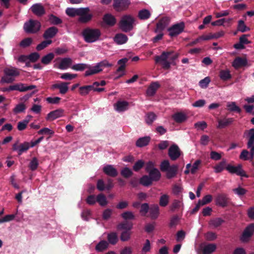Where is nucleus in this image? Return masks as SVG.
Returning <instances> with one entry per match:
<instances>
[{
	"mask_svg": "<svg viewBox=\"0 0 254 254\" xmlns=\"http://www.w3.org/2000/svg\"><path fill=\"white\" fill-rule=\"evenodd\" d=\"M135 21V18L132 15H124L119 23V27L122 31L128 32L133 29Z\"/></svg>",
	"mask_w": 254,
	"mask_h": 254,
	"instance_id": "obj_1",
	"label": "nucleus"
},
{
	"mask_svg": "<svg viewBox=\"0 0 254 254\" xmlns=\"http://www.w3.org/2000/svg\"><path fill=\"white\" fill-rule=\"evenodd\" d=\"M101 32L98 29L86 28L82 32V35L87 43H93L97 41L100 36Z\"/></svg>",
	"mask_w": 254,
	"mask_h": 254,
	"instance_id": "obj_2",
	"label": "nucleus"
},
{
	"mask_svg": "<svg viewBox=\"0 0 254 254\" xmlns=\"http://www.w3.org/2000/svg\"><path fill=\"white\" fill-rule=\"evenodd\" d=\"M113 65L110 64L107 60H103L100 63H97L95 66H92L90 70H87L85 73V76H88L95 74H97L102 71L103 68L105 67H110Z\"/></svg>",
	"mask_w": 254,
	"mask_h": 254,
	"instance_id": "obj_3",
	"label": "nucleus"
},
{
	"mask_svg": "<svg viewBox=\"0 0 254 254\" xmlns=\"http://www.w3.org/2000/svg\"><path fill=\"white\" fill-rule=\"evenodd\" d=\"M24 29L27 33H36L41 28V23L37 20L30 19L24 23Z\"/></svg>",
	"mask_w": 254,
	"mask_h": 254,
	"instance_id": "obj_4",
	"label": "nucleus"
},
{
	"mask_svg": "<svg viewBox=\"0 0 254 254\" xmlns=\"http://www.w3.org/2000/svg\"><path fill=\"white\" fill-rule=\"evenodd\" d=\"M246 134H247L248 137L247 147L250 149V160H253L254 157V128H251L249 130H245L244 135Z\"/></svg>",
	"mask_w": 254,
	"mask_h": 254,
	"instance_id": "obj_5",
	"label": "nucleus"
},
{
	"mask_svg": "<svg viewBox=\"0 0 254 254\" xmlns=\"http://www.w3.org/2000/svg\"><path fill=\"white\" fill-rule=\"evenodd\" d=\"M185 28V24L184 22H181L172 25L168 29L169 35L171 37H175L182 33Z\"/></svg>",
	"mask_w": 254,
	"mask_h": 254,
	"instance_id": "obj_6",
	"label": "nucleus"
},
{
	"mask_svg": "<svg viewBox=\"0 0 254 254\" xmlns=\"http://www.w3.org/2000/svg\"><path fill=\"white\" fill-rule=\"evenodd\" d=\"M254 234V223H251L245 228L242 234L240 236V240L242 242L247 243L250 241Z\"/></svg>",
	"mask_w": 254,
	"mask_h": 254,
	"instance_id": "obj_7",
	"label": "nucleus"
},
{
	"mask_svg": "<svg viewBox=\"0 0 254 254\" xmlns=\"http://www.w3.org/2000/svg\"><path fill=\"white\" fill-rule=\"evenodd\" d=\"M215 204L222 207H225L230 203V198L225 193H218L215 197Z\"/></svg>",
	"mask_w": 254,
	"mask_h": 254,
	"instance_id": "obj_8",
	"label": "nucleus"
},
{
	"mask_svg": "<svg viewBox=\"0 0 254 254\" xmlns=\"http://www.w3.org/2000/svg\"><path fill=\"white\" fill-rule=\"evenodd\" d=\"M90 9L88 7L81 8L80 13H78V21L82 23H87L89 22L93 17L92 14L89 13Z\"/></svg>",
	"mask_w": 254,
	"mask_h": 254,
	"instance_id": "obj_9",
	"label": "nucleus"
},
{
	"mask_svg": "<svg viewBox=\"0 0 254 254\" xmlns=\"http://www.w3.org/2000/svg\"><path fill=\"white\" fill-rule=\"evenodd\" d=\"M226 169L231 173L236 174L241 177H244L247 178H249V175L242 169L241 165H239L237 166L228 165L226 167Z\"/></svg>",
	"mask_w": 254,
	"mask_h": 254,
	"instance_id": "obj_10",
	"label": "nucleus"
},
{
	"mask_svg": "<svg viewBox=\"0 0 254 254\" xmlns=\"http://www.w3.org/2000/svg\"><path fill=\"white\" fill-rule=\"evenodd\" d=\"M168 155L170 159L175 161L181 155V151L176 144H173L171 145L168 150Z\"/></svg>",
	"mask_w": 254,
	"mask_h": 254,
	"instance_id": "obj_11",
	"label": "nucleus"
},
{
	"mask_svg": "<svg viewBox=\"0 0 254 254\" xmlns=\"http://www.w3.org/2000/svg\"><path fill=\"white\" fill-rule=\"evenodd\" d=\"M235 119L233 118H224L223 119H218L217 120L218 125L216 126L218 129L224 128L233 124Z\"/></svg>",
	"mask_w": 254,
	"mask_h": 254,
	"instance_id": "obj_12",
	"label": "nucleus"
},
{
	"mask_svg": "<svg viewBox=\"0 0 254 254\" xmlns=\"http://www.w3.org/2000/svg\"><path fill=\"white\" fill-rule=\"evenodd\" d=\"M130 4L129 1H114V8L118 12L127 10Z\"/></svg>",
	"mask_w": 254,
	"mask_h": 254,
	"instance_id": "obj_13",
	"label": "nucleus"
},
{
	"mask_svg": "<svg viewBox=\"0 0 254 254\" xmlns=\"http://www.w3.org/2000/svg\"><path fill=\"white\" fill-rule=\"evenodd\" d=\"M72 63V60L70 58H64L61 59L60 63L58 64H56L54 65L55 68H58L60 69H65L70 67Z\"/></svg>",
	"mask_w": 254,
	"mask_h": 254,
	"instance_id": "obj_14",
	"label": "nucleus"
},
{
	"mask_svg": "<svg viewBox=\"0 0 254 254\" xmlns=\"http://www.w3.org/2000/svg\"><path fill=\"white\" fill-rule=\"evenodd\" d=\"M64 110L62 109H58L50 112L47 116L46 119L47 121H54L57 118L64 116Z\"/></svg>",
	"mask_w": 254,
	"mask_h": 254,
	"instance_id": "obj_15",
	"label": "nucleus"
},
{
	"mask_svg": "<svg viewBox=\"0 0 254 254\" xmlns=\"http://www.w3.org/2000/svg\"><path fill=\"white\" fill-rule=\"evenodd\" d=\"M169 21L170 19L167 17H164L161 18L156 24V28L155 32H162L168 25Z\"/></svg>",
	"mask_w": 254,
	"mask_h": 254,
	"instance_id": "obj_16",
	"label": "nucleus"
},
{
	"mask_svg": "<svg viewBox=\"0 0 254 254\" xmlns=\"http://www.w3.org/2000/svg\"><path fill=\"white\" fill-rule=\"evenodd\" d=\"M31 10L32 12L37 16H42L45 13V10L43 6L40 3H36L32 6Z\"/></svg>",
	"mask_w": 254,
	"mask_h": 254,
	"instance_id": "obj_17",
	"label": "nucleus"
},
{
	"mask_svg": "<svg viewBox=\"0 0 254 254\" xmlns=\"http://www.w3.org/2000/svg\"><path fill=\"white\" fill-rule=\"evenodd\" d=\"M103 171L106 175L112 177H116L118 174L117 169L111 165H107L104 167Z\"/></svg>",
	"mask_w": 254,
	"mask_h": 254,
	"instance_id": "obj_18",
	"label": "nucleus"
},
{
	"mask_svg": "<svg viewBox=\"0 0 254 254\" xmlns=\"http://www.w3.org/2000/svg\"><path fill=\"white\" fill-rule=\"evenodd\" d=\"M248 62L246 59L241 57H237L232 63V66L236 69L245 66L247 65Z\"/></svg>",
	"mask_w": 254,
	"mask_h": 254,
	"instance_id": "obj_19",
	"label": "nucleus"
},
{
	"mask_svg": "<svg viewBox=\"0 0 254 254\" xmlns=\"http://www.w3.org/2000/svg\"><path fill=\"white\" fill-rule=\"evenodd\" d=\"M103 20L106 25L111 27L114 26L117 22L115 17L110 13L105 14L103 17Z\"/></svg>",
	"mask_w": 254,
	"mask_h": 254,
	"instance_id": "obj_20",
	"label": "nucleus"
},
{
	"mask_svg": "<svg viewBox=\"0 0 254 254\" xmlns=\"http://www.w3.org/2000/svg\"><path fill=\"white\" fill-rule=\"evenodd\" d=\"M68 83L67 82H61V83H56L52 85V89H60V92L62 94H65L68 91Z\"/></svg>",
	"mask_w": 254,
	"mask_h": 254,
	"instance_id": "obj_21",
	"label": "nucleus"
},
{
	"mask_svg": "<svg viewBox=\"0 0 254 254\" xmlns=\"http://www.w3.org/2000/svg\"><path fill=\"white\" fill-rule=\"evenodd\" d=\"M160 87V85L158 82H152L146 90L147 95L149 96H154Z\"/></svg>",
	"mask_w": 254,
	"mask_h": 254,
	"instance_id": "obj_22",
	"label": "nucleus"
},
{
	"mask_svg": "<svg viewBox=\"0 0 254 254\" xmlns=\"http://www.w3.org/2000/svg\"><path fill=\"white\" fill-rule=\"evenodd\" d=\"M172 53L173 52H163L162 53L161 55L155 56L154 57L155 63L160 64L162 63L165 62Z\"/></svg>",
	"mask_w": 254,
	"mask_h": 254,
	"instance_id": "obj_23",
	"label": "nucleus"
},
{
	"mask_svg": "<svg viewBox=\"0 0 254 254\" xmlns=\"http://www.w3.org/2000/svg\"><path fill=\"white\" fill-rule=\"evenodd\" d=\"M92 66L88 64L84 63H79L73 64L71 66V68L77 71H82L85 69L90 70Z\"/></svg>",
	"mask_w": 254,
	"mask_h": 254,
	"instance_id": "obj_24",
	"label": "nucleus"
},
{
	"mask_svg": "<svg viewBox=\"0 0 254 254\" xmlns=\"http://www.w3.org/2000/svg\"><path fill=\"white\" fill-rule=\"evenodd\" d=\"M58 32V29L57 27L55 26L51 27L45 31L43 37L45 39L52 38L57 34Z\"/></svg>",
	"mask_w": 254,
	"mask_h": 254,
	"instance_id": "obj_25",
	"label": "nucleus"
},
{
	"mask_svg": "<svg viewBox=\"0 0 254 254\" xmlns=\"http://www.w3.org/2000/svg\"><path fill=\"white\" fill-rule=\"evenodd\" d=\"M133 227V224L127 221H124L118 224L117 226V229L118 230L131 231Z\"/></svg>",
	"mask_w": 254,
	"mask_h": 254,
	"instance_id": "obj_26",
	"label": "nucleus"
},
{
	"mask_svg": "<svg viewBox=\"0 0 254 254\" xmlns=\"http://www.w3.org/2000/svg\"><path fill=\"white\" fill-rule=\"evenodd\" d=\"M114 40L118 45H122L127 41L128 38L127 36L124 34L118 33L115 35Z\"/></svg>",
	"mask_w": 254,
	"mask_h": 254,
	"instance_id": "obj_27",
	"label": "nucleus"
},
{
	"mask_svg": "<svg viewBox=\"0 0 254 254\" xmlns=\"http://www.w3.org/2000/svg\"><path fill=\"white\" fill-rule=\"evenodd\" d=\"M178 166L177 165H171L166 171V177L168 179L174 178L178 172Z\"/></svg>",
	"mask_w": 254,
	"mask_h": 254,
	"instance_id": "obj_28",
	"label": "nucleus"
},
{
	"mask_svg": "<svg viewBox=\"0 0 254 254\" xmlns=\"http://www.w3.org/2000/svg\"><path fill=\"white\" fill-rule=\"evenodd\" d=\"M149 211L152 219H155L158 217L159 214V208L157 204L151 205Z\"/></svg>",
	"mask_w": 254,
	"mask_h": 254,
	"instance_id": "obj_29",
	"label": "nucleus"
},
{
	"mask_svg": "<svg viewBox=\"0 0 254 254\" xmlns=\"http://www.w3.org/2000/svg\"><path fill=\"white\" fill-rule=\"evenodd\" d=\"M172 118L176 123H182L187 119V117L183 113L178 112L172 116Z\"/></svg>",
	"mask_w": 254,
	"mask_h": 254,
	"instance_id": "obj_30",
	"label": "nucleus"
},
{
	"mask_svg": "<svg viewBox=\"0 0 254 254\" xmlns=\"http://www.w3.org/2000/svg\"><path fill=\"white\" fill-rule=\"evenodd\" d=\"M149 174V177L153 182H157L161 178V173L157 169H154L151 170Z\"/></svg>",
	"mask_w": 254,
	"mask_h": 254,
	"instance_id": "obj_31",
	"label": "nucleus"
},
{
	"mask_svg": "<svg viewBox=\"0 0 254 254\" xmlns=\"http://www.w3.org/2000/svg\"><path fill=\"white\" fill-rule=\"evenodd\" d=\"M228 110L230 112H237L240 113L242 112L241 109L236 105L235 102H229L227 104Z\"/></svg>",
	"mask_w": 254,
	"mask_h": 254,
	"instance_id": "obj_32",
	"label": "nucleus"
},
{
	"mask_svg": "<svg viewBox=\"0 0 254 254\" xmlns=\"http://www.w3.org/2000/svg\"><path fill=\"white\" fill-rule=\"evenodd\" d=\"M150 140V137L145 136L140 137L136 141V145L139 147H142L147 145Z\"/></svg>",
	"mask_w": 254,
	"mask_h": 254,
	"instance_id": "obj_33",
	"label": "nucleus"
},
{
	"mask_svg": "<svg viewBox=\"0 0 254 254\" xmlns=\"http://www.w3.org/2000/svg\"><path fill=\"white\" fill-rule=\"evenodd\" d=\"M139 184L145 187H148L152 184L153 181L149 176L144 175L139 179Z\"/></svg>",
	"mask_w": 254,
	"mask_h": 254,
	"instance_id": "obj_34",
	"label": "nucleus"
},
{
	"mask_svg": "<svg viewBox=\"0 0 254 254\" xmlns=\"http://www.w3.org/2000/svg\"><path fill=\"white\" fill-rule=\"evenodd\" d=\"M107 240L110 244L113 245L116 244L118 241L117 233L113 232L109 233L107 236Z\"/></svg>",
	"mask_w": 254,
	"mask_h": 254,
	"instance_id": "obj_35",
	"label": "nucleus"
},
{
	"mask_svg": "<svg viewBox=\"0 0 254 254\" xmlns=\"http://www.w3.org/2000/svg\"><path fill=\"white\" fill-rule=\"evenodd\" d=\"M109 244L107 242L102 240L99 242L95 247V250L98 252H103L108 247Z\"/></svg>",
	"mask_w": 254,
	"mask_h": 254,
	"instance_id": "obj_36",
	"label": "nucleus"
},
{
	"mask_svg": "<svg viewBox=\"0 0 254 254\" xmlns=\"http://www.w3.org/2000/svg\"><path fill=\"white\" fill-rule=\"evenodd\" d=\"M220 79L223 81H227L232 78V75L229 70H221L219 75Z\"/></svg>",
	"mask_w": 254,
	"mask_h": 254,
	"instance_id": "obj_37",
	"label": "nucleus"
},
{
	"mask_svg": "<svg viewBox=\"0 0 254 254\" xmlns=\"http://www.w3.org/2000/svg\"><path fill=\"white\" fill-rule=\"evenodd\" d=\"M151 16L150 11L146 9L140 10L138 13V17L141 20L148 19Z\"/></svg>",
	"mask_w": 254,
	"mask_h": 254,
	"instance_id": "obj_38",
	"label": "nucleus"
},
{
	"mask_svg": "<svg viewBox=\"0 0 254 254\" xmlns=\"http://www.w3.org/2000/svg\"><path fill=\"white\" fill-rule=\"evenodd\" d=\"M116 109L119 112L127 110L128 109V103L127 101H118L116 103Z\"/></svg>",
	"mask_w": 254,
	"mask_h": 254,
	"instance_id": "obj_39",
	"label": "nucleus"
},
{
	"mask_svg": "<svg viewBox=\"0 0 254 254\" xmlns=\"http://www.w3.org/2000/svg\"><path fill=\"white\" fill-rule=\"evenodd\" d=\"M54 54L53 53H50L42 57L41 59V63L45 65L49 64L54 59Z\"/></svg>",
	"mask_w": 254,
	"mask_h": 254,
	"instance_id": "obj_40",
	"label": "nucleus"
},
{
	"mask_svg": "<svg viewBox=\"0 0 254 254\" xmlns=\"http://www.w3.org/2000/svg\"><path fill=\"white\" fill-rule=\"evenodd\" d=\"M216 247L215 244H210L204 247L202 252L203 254H211L216 250Z\"/></svg>",
	"mask_w": 254,
	"mask_h": 254,
	"instance_id": "obj_41",
	"label": "nucleus"
},
{
	"mask_svg": "<svg viewBox=\"0 0 254 254\" xmlns=\"http://www.w3.org/2000/svg\"><path fill=\"white\" fill-rule=\"evenodd\" d=\"M6 76H16L19 75V72L15 68H7L4 70Z\"/></svg>",
	"mask_w": 254,
	"mask_h": 254,
	"instance_id": "obj_42",
	"label": "nucleus"
},
{
	"mask_svg": "<svg viewBox=\"0 0 254 254\" xmlns=\"http://www.w3.org/2000/svg\"><path fill=\"white\" fill-rule=\"evenodd\" d=\"M226 167V161L225 160L223 159L222 161L214 167V171L216 173H220Z\"/></svg>",
	"mask_w": 254,
	"mask_h": 254,
	"instance_id": "obj_43",
	"label": "nucleus"
},
{
	"mask_svg": "<svg viewBox=\"0 0 254 254\" xmlns=\"http://www.w3.org/2000/svg\"><path fill=\"white\" fill-rule=\"evenodd\" d=\"M96 202L99 203L101 206H105L108 204L107 198L103 193H100L97 196Z\"/></svg>",
	"mask_w": 254,
	"mask_h": 254,
	"instance_id": "obj_44",
	"label": "nucleus"
},
{
	"mask_svg": "<svg viewBox=\"0 0 254 254\" xmlns=\"http://www.w3.org/2000/svg\"><path fill=\"white\" fill-rule=\"evenodd\" d=\"M132 232L130 231H123L120 235V240L122 242H127L130 240Z\"/></svg>",
	"mask_w": 254,
	"mask_h": 254,
	"instance_id": "obj_45",
	"label": "nucleus"
},
{
	"mask_svg": "<svg viewBox=\"0 0 254 254\" xmlns=\"http://www.w3.org/2000/svg\"><path fill=\"white\" fill-rule=\"evenodd\" d=\"M80 9L81 8H67L65 10V12L67 15L71 17H74L76 15H78V13H80Z\"/></svg>",
	"mask_w": 254,
	"mask_h": 254,
	"instance_id": "obj_46",
	"label": "nucleus"
},
{
	"mask_svg": "<svg viewBox=\"0 0 254 254\" xmlns=\"http://www.w3.org/2000/svg\"><path fill=\"white\" fill-rule=\"evenodd\" d=\"M26 109V106L24 103H20L16 105L15 108L13 109V112L17 114L25 111Z\"/></svg>",
	"mask_w": 254,
	"mask_h": 254,
	"instance_id": "obj_47",
	"label": "nucleus"
},
{
	"mask_svg": "<svg viewBox=\"0 0 254 254\" xmlns=\"http://www.w3.org/2000/svg\"><path fill=\"white\" fill-rule=\"evenodd\" d=\"M30 148L29 143L28 142H24L19 145V149L18 151V155H21L24 152L26 151Z\"/></svg>",
	"mask_w": 254,
	"mask_h": 254,
	"instance_id": "obj_48",
	"label": "nucleus"
},
{
	"mask_svg": "<svg viewBox=\"0 0 254 254\" xmlns=\"http://www.w3.org/2000/svg\"><path fill=\"white\" fill-rule=\"evenodd\" d=\"M128 61V59L125 58L118 61V64L120 66L117 69V72H119L123 71L125 70L126 67V64Z\"/></svg>",
	"mask_w": 254,
	"mask_h": 254,
	"instance_id": "obj_49",
	"label": "nucleus"
},
{
	"mask_svg": "<svg viewBox=\"0 0 254 254\" xmlns=\"http://www.w3.org/2000/svg\"><path fill=\"white\" fill-rule=\"evenodd\" d=\"M121 216L125 221H127L128 220H133L135 219V216L133 213L129 211L124 212L121 214Z\"/></svg>",
	"mask_w": 254,
	"mask_h": 254,
	"instance_id": "obj_50",
	"label": "nucleus"
},
{
	"mask_svg": "<svg viewBox=\"0 0 254 254\" xmlns=\"http://www.w3.org/2000/svg\"><path fill=\"white\" fill-rule=\"evenodd\" d=\"M25 84L22 83H19L10 85V89L12 91L16 90L20 92H24Z\"/></svg>",
	"mask_w": 254,
	"mask_h": 254,
	"instance_id": "obj_51",
	"label": "nucleus"
},
{
	"mask_svg": "<svg viewBox=\"0 0 254 254\" xmlns=\"http://www.w3.org/2000/svg\"><path fill=\"white\" fill-rule=\"evenodd\" d=\"M237 30L241 32H245L247 31H249L250 28L246 25L243 20H240L238 21Z\"/></svg>",
	"mask_w": 254,
	"mask_h": 254,
	"instance_id": "obj_52",
	"label": "nucleus"
},
{
	"mask_svg": "<svg viewBox=\"0 0 254 254\" xmlns=\"http://www.w3.org/2000/svg\"><path fill=\"white\" fill-rule=\"evenodd\" d=\"M33 39L31 38H26L23 39L19 43V46L21 48H25L29 47L32 44Z\"/></svg>",
	"mask_w": 254,
	"mask_h": 254,
	"instance_id": "obj_53",
	"label": "nucleus"
},
{
	"mask_svg": "<svg viewBox=\"0 0 254 254\" xmlns=\"http://www.w3.org/2000/svg\"><path fill=\"white\" fill-rule=\"evenodd\" d=\"M224 222V220L221 218H216L211 220L210 225L213 226L215 228H217L222 225Z\"/></svg>",
	"mask_w": 254,
	"mask_h": 254,
	"instance_id": "obj_54",
	"label": "nucleus"
},
{
	"mask_svg": "<svg viewBox=\"0 0 254 254\" xmlns=\"http://www.w3.org/2000/svg\"><path fill=\"white\" fill-rule=\"evenodd\" d=\"M121 174L124 178H128L133 175V172L129 168L125 167L121 170Z\"/></svg>",
	"mask_w": 254,
	"mask_h": 254,
	"instance_id": "obj_55",
	"label": "nucleus"
},
{
	"mask_svg": "<svg viewBox=\"0 0 254 254\" xmlns=\"http://www.w3.org/2000/svg\"><path fill=\"white\" fill-rule=\"evenodd\" d=\"M169 196L167 194L161 195L159 200V205L162 207L167 206L169 202Z\"/></svg>",
	"mask_w": 254,
	"mask_h": 254,
	"instance_id": "obj_56",
	"label": "nucleus"
},
{
	"mask_svg": "<svg viewBox=\"0 0 254 254\" xmlns=\"http://www.w3.org/2000/svg\"><path fill=\"white\" fill-rule=\"evenodd\" d=\"M145 164V162L142 160H139L135 163L133 166V170L135 172L139 171L141 168H143Z\"/></svg>",
	"mask_w": 254,
	"mask_h": 254,
	"instance_id": "obj_57",
	"label": "nucleus"
},
{
	"mask_svg": "<svg viewBox=\"0 0 254 254\" xmlns=\"http://www.w3.org/2000/svg\"><path fill=\"white\" fill-rule=\"evenodd\" d=\"M49 21L51 24L54 25H59L63 22L61 19L53 14H51L50 16Z\"/></svg>",
	"mask_w": 254,
	"mask_h": 254,
	"instance_id": "obj_58",
	"label": "nucleus"
},
{
	"mask_svg": "<svg viewBox=\"0 0 254 254\" xmlns=\"http://www.w3.org/2000/svg\"><path fill=\"white\" fill-rule=\"evenodd\" d=\"M52 42V41L51 40L43 41L37 46L36 50L39 51H41L46 48L49 45L51 44Z\"/></svg>",
	"mask_w": 254,
	"mask_h": 254,
	"instance_id": "obj_59",
	"label": "nucleus"
},
{
	"mask_svg": "<svg viewBox=\"0 0 254 254\" xmlns=\"http://www.w3.org/2000/svg\"><path fill=\"white\" fill-rule=\"evenodd\" d=\"M29 122V119H25L21 122H18L17 124V129L20 131L24 130L26 128Z\"/></svg>",
	"mask_w": 254,
	"mask_h": 254,
	"instance_id": "obj_60",
	"label": "nucleus"
},
{
	"mask_svg": "<svg viewBox=\"0 0 254 254\" xmlns=\"http://www.w3.org/2000/svg\"><path fill=\"white\" fill-rule=\"evenodd\" d=\"M156 116L153 112H149L146 115V122L148 125H151L156 119Z\"/></svg>",
	"mask_w": 254,
	"mask_h": 254,
	"instance_id": "obj_61",
	"label": "nucleus"
},
{
	"mask_svg": "<svg viewBox=\"0 0 254 254\" xmlns=\"http://www.w3.org/2000/svg\"><path fill=\"white\" fill-rule=\"evenodd\" d=\"M169 161L167 160H163L160 164V168L162 172H166L170 167Z\"/></svg>",
	"mask_w": 254,
	"mask_h": 254,
	"instance_id": "obj_62",
	"label": "nucleus"
},
{
	"mask_svg": "<svg viewBox=\"0 0 254 254\" xmlns=\"http://www.w3.org/2000/svg\"><path fill=\"white\" fill-rule=\"evenodd\" d=\"M39 163H38V160L36 157H34L32 158V159L31 160L29 165V167L32 171H35L37 169Z\"/></svg>",
	"mask_w": 254,
	"mask_h": 254,
	"instance_id": "obj_63",
	"label": "nucleus"
},
{
	"mask_svg": "<svg viewBox=\"0 0 254 254\" xmlns=\"http://www.w3.org/2000/svg\"><path fill=\"white\" fill-rule=\"evenodd\" d=\"M113 210L111 209L107 208L104 210L102 214V218L104 220H108L111 216Z\"/></svg>",
	"mask_w": 254,
	"mask_h": 254,
	"instance_id": "obj_64",
	"label": "nucleus"
}]
</instances>
